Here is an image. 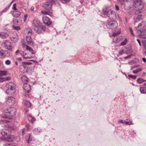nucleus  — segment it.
Wrapping results in <instances>:
<instances>
[{"instance_id":"1","label":"nucleus","mask_w":146,"mask_h":146,"mask_svg":"<svg viewBox=\"0 0 146 146\" xmlns=\"http://www.w3.org/2000/svg\"><path fill=\"white\" fill-rule=\"evenodd\" d=\"M146 24L145 22H143L139 24L137 27L136 28L137 35L143 39H146Z\"/></svg>"},{"instance_id":"2","label":"nucleus","mask_w":146,"mask_h":146,"mask_svg":"<svg viewBox=\"0 0 146 146\" xmlns=\"http://www.w3.org/2000/svg\"><path fill=\"white\" fill-rule=\"evenodd\" d=\"M3 111L6 114L2 117L3 118H9L10 116H12L15 115L16 113V109L14 108L4 107L3 109Z\"/></svg>"},{"instance_id":"3","label":"nucleus","mask_w":146,"mask_h":146,"mask_svg":"<svg viewBox=\"0 0 146 146\" xmlns=\"http://www.w3.org/2000/svg\"><path fill=\"white\" fill-rule=\"evenodd\" d=\"M102 13L105 15L107 16L111 20H114L116 18L115 13L111 9H108L107 8H103L102 10Z\"/></svg>"},{"instance_id":"4","label":"nucleus","mask_w":146,"mask_h":146,"mask_svg":"<svg viewBox=\"0 0 146 146\" xmlns=\"http://www.w3.org/2000/svg\"><path fill=\"white\" fill-rule=\"evenodd\" d=\"M32 27L35 31L38 34H40L41 33V30L38 27L44 31H45L46 30V28L44 27L42 24L40 23L38 21L35 20L33 21V23L32 24Z\"/></svg>"},{"instance_id":"5","label":"nucleus","mask_w":146,"mask_h":146,"mask_svg":"<svg viewBox=\"0 0 146 146\" xmlns=\"http://www.w3.org/2000/svg\"><path fill=\"white\" fill-rule=\"evenodd\" d=\"M6 86L7 88L6 91L7 94H11L15 92L16 86L14 83L11 82H10L6 84Z\"/></svg>"},{"instance_id":"6","label":"nucleus","mask_w":146,"mask_h":146,"mask_svg":"<svg viewBox=\"0 0 146 146\" xmlns=\"http://www.w3.org/2000/svg\"><path fill=\"white\" fill-rule=\"evenodd\" d=\"M54 4L55 2L53 0H46L45 2L43 3L42 6L45 9L50 11Z\"/></svg>"},{"instance_id":"7","label":"nucleus","mask_w":146,"mask_h":146,"mask_svg":"<svg viewBox=\"0 0 146 146\" xmlns=\"http://www.w3.org/2000/svg\"><path fill=\"white\" fill-rule=\"evenodd\" d=\"M117 26V22L114 21L108 22L106 25L107 28L111 29H113L116 28Z\"/></svg>"},{"instance_id":"8","label":"nucleus","mask_w":146,"mask_h":146,"mask_svg":"<svg viewBox=\"0 0 146 146\" xmlns=\"http://www.w3.org/2000/svg\"><path fill=\"white\" fill-rule=\"evenodd\" d=\"M3 47L11 51H12V45L11 42L8 40H5L3 43Z\"/></svg>"},{"instance_id":"9","label":"nucleus","mask_w":146,"mask_h":146,"mask_svg":"<svg viewBox=\"0 0 146 146\" xmlns=\"http://www.w3.org/2000/svg\"><path fill=\"white\" fill-rule=\"evenodd\" d=\"M134 6L138 9L139 11V13H141L140 11L144 7L143 4L141 1H137L134 3Z\"/></svg>"},{"instance_id":"10","label":"nucleus","mask_w":146,"mask_h":146,"mask_svg":"<svg viewBox=\"0 0 146 146\" xmlns=\"http://www.w3.org/2000/svg\"><path fill=\"white\" fill-rule=\"evenodd\" d=\"M7 102V103H9L10 105H13L16 102L15 98L11 96L8 97Z\"/></svg>"},{"instance_id":"11","label":"nucleus","mask_w":146,"mask_h":146,"mask_svg":"<svg viewBox=\"0 0 146 146\" xmlns=\"http://www.w3.org/2000/svg\"><path fill=\"white\" fill-rule=\"evenodd\" d=\"M10 54L7 50H0V58L2 57H8L9 56Z\"/></svg>"},{"instance_id":"12","label":"nucleus","mask_w":146,"mask_h":146,"mask_svg":"<svg viewBox=\"0 0 146 146\" xmlns=\"http://www.w3.org/2000/svg\"><path fill=\"white\" fill-rule=\"evenodd\" d=\"M10 132L11 131L9 129L5 128L2 130L1 133L3 136H7L10 135Z\"/></svg>"},{"instance_id":"13","label":"nucleus","mask_w":146,"mask_h":146,"mask_svg":"<svg viewBox=\"0 0 146 146\" xmlns=\"http://www.w3.org/2000/svg\"><path fill=\"white\" fill-rule=\"evenodd\" d=\"M42 20L44 23L46 25L49 26L52 23L50 19L46 16H44L42 17Z\"/></svg>"},{"instance_id":"14","label":"nucleus","mask_w":146,"mask_h":146,"mask_svg":"<svg viewBox=\"0 0 146 146\" xmlns=\"http://www.w3.org/2000/svg\"><path fill=\"white\" fill-rule=\"evenodd\" d=\"M23 89L25 91V92L27 93H29L31 90V88L29 84L27 83H25L23 84Z\"/></svg>"},{"instance_id":"15","label":"nucleus","mask_w":146,"mask_h":146,"mask_svg":"<svg viewBox=\"0 0 146 146\" xmlns=\"http://www.w3.org/2000/svg\"><path fill=\"white\" fill-rule=\"evenodd\" d=\"M7 138H3L2 140L4 141L12 142L14 140V138L11 135H8Z\"/></svg>"},{"instance_id":"16","label":"nucleus","mask_w":146,"mask_h":146,"mask_svg":"<svg viewBox=\"0 0 146 146\" xmlns=\"http://www.w3.org/2000/svg\"><path fill=\"white\" fill-rule=\"evenodd\" d=\"M26 39L28 44L30 45H33V42L32 40V38L30 36H26Z\"/></svg>"},{"instance_id":"17","label":"nucleus","mask_w":146,"mask_h":146,"mask_svg":"<svg viewBox=\"0 0 146 146\" xmlns=\"http://www.w3.org/2000/svg\"><path fill=\"white\" fill-rule=\"evenodd\" d=\"M21 13L20 11L16 10L13 12L12 15L13 17L17 18L20 15Z\"/></svg>"},{"instance_id":"18","label":"nucleus","mask_w":146,"mask_h":146,"mask_svg":"<svg viewBox=\"0 0 146 146\" xmlns=\"http://www.w3.org/2000/svg\"><path fill=\"white\" fill-rule=\"evenodd\" d=\"M139 90L141 93L143 94H146V86H143L139 88Z\"/></svg>"},{"instance_id":"19","label":"nucleus","mask_w":146,"mask_h":146,"mask_svg":"<svg viewBox=\"0 0 146 146\" xmlns=\"http://www.w3.org/2000/svg\"><path fill=\"white\" fill-rule=\"evenodd\" d=\"M8 36V35L6 33L0 32V37L5 39Z\"/></svg>"},{"instance_id":"20","label":"nucleus","mask_w":146,"mask_h":146,"mask_svg":"<svg viewBox=\"0 0 146 146\" xmlns=\"http://www.w3.org/2000/svg\"><path fill=\"white\" fill-rule=\"evenodd\" d=\"M21 55L23 56L24 58L26 59L31 58L32 56L29 57L27 56V54L25 52V51H23L21 53Z\"/></svg>"},{"instance_id":"21","label":"nucleus","mask_w":146,"mask_h":146,"mask_svg":"<svg viewBox=\"0 0 146 146\" xmlns=\"http://www.w3.org/2000/svg\"><path fill=\"white\" fill-rule=\"evenodd\" d=\"M41 131V130L39 128H35L33 130V133L35 135H38Z\"/></svg>"},{"instance_id":"22","label":"nucleus","mask_w":146,"mask_h":146,"mask_svg":"<svg viewBox=\"0 0 146 146\" xmlns=\"http://www.w3.org/2000/svg\"><path fill=\"white\" fill-rule=\"evenodd\" d=\"M9 77H1L0 78V82H3L6 80H8L10 79Z\"/></svg>"},{"instance_id":"23","label":"nucleus","mask_w":146,"mask_h":146,"mask_svg":"<svg viewBox=\"0 0 146 146\" xmlns=\"http://www.w3.org/2000/svg\"><path fill=\"white\" fill-rule=\"evenodd\" d=\"M21 79L24 83H27L28 82L27 78L25 76H22L21 78Z\"/></svg>"},{"instance_id":"24","label":"nucleus","mask_w":146,"mask_h":146,"mask_svg":"<svg viewBox=\"0 0 146 146\" xmlns=\"http://www.w3.org/2000/svg\"><path fill=\"white\" fill-rule=\"evenodd\" d=\"M24 104L25 106L28 108L31 107V103L27 101H24Z\"/></svg>"},{"instance_id":"25","label":"nucleus","mask_w":146,"mask_h":146,"mask_svg":"<svg viewBox=\"0 0 146 146\" xmlns=\"http://www.w3.org/2000/svg\"><path fill=\"white\" fill-rule=\"evenodd\" d=\"M7 73L8 72L6 70L0 71V76H6Z\"/></svg>"},{"instance_id":"26","label":"nucleus","mask_w":146,"mask_h":146,"mask_svg":"<svg viewBox=\"0 0 146 146\" xmlns=\"http://www.w3.org/2000/svg\"><path fill=\"white\" fill-rule=\"evenodd\" d=\"M146 80H144L142 78H139L137 79V82L139 84H141L144 82H146Z\"/></svg>"},{"instance_id":"27","label":"nucleus","mask_w":146,"mask_h":146,"mask_svg":"<svg viewBox=\"0 0 146 146\" xmlns=\"http://www.w3.org/2000/svg\"><path fill=\"white\" fill-rule=\"evenodd\" d=\"M123 37L122 36H119L116 38L115 43H117L120 42L122 39Z\"/></svg>"},{"instance_id":"28","label":"nucleus","mask_w":146,"mask_h":146,"mask_svg":"<svg viewBox=\"0 0 146 146\" xmlns=\"http://www.w3.org/2000/svg\"><path fill=\"white\" fill-rule=\"evenodd\" d=\"M11 37H15V41H16L18 39V36L16 33H14L13 34L12 36Z\"/></svg>"},{"instance_id":"29","label":"nucleus","mask_w":146,"mask_h":146,"mask_svg":"<svg viewBox=\"0 0 146 146\" xmlns=\"http://www.w3.org/2000/svg\"><path fill=\"white\" fill-rule=\"evenodd\" d=\"M28 120L31 122H33L35 120L34 118L29 115L28 116Z\"/></svg>"},{"instance_id":"30","label":"nucleus","mask_w":146,"mask_h":146,"mask_svg":"<svg viewBox=\"0 0 146 146\" xmlns=\"http://www.w3.org/2000/svg\"><path fill=\"white\" fill-rule=\"evenodd\" d=\"M26 32L29 35H30L32 34V30L29 28H28L26 30Z\"/></svg>"},{"instance_id":"31","label":"nucleus","mask_w":146,"mask_h":146,"mask_svg":"<svg viewBox=\"0 0 146 146\" xmlns=\"http://www.w3.org/2000/svg\"><path fill=\"white\" fill-rule=\"evenodd\" d=\"M142 17V15H138L137 17H136V19L137 21H136V22H137L138 21L141 20L142 19L141 17Z\"/></svg>"},{"instance_id":"32","label":"nucleus","mask_w":146,"mask_h":146,"mask_svg":"<svg viewBox=\"0 0 146 146\" xmlns=\"http://www.w3.org/2000/svg\"><path fill=\"white\" fill-rule=\"evenodd\" d=\"M60 1L64 4H66L70 2V0H59Z\"/></svg>"},{"instance_id":"33","label":"nucleus","mask_w":146,"mask_h":146,"mask_svg":"<svg viewBox=\"0 0 146 146\" xmlns=\"http://www.w3.org/2000/svg\"><path fill=\"white\" fill-rule=\"evenodd\" d=\"M127 42V39L125 38L123 41L121 43V45L123 46L126 44Z\"/></svg>"},{"instance_id":"34","label":"nucleus","mask_w":146,"mask_h":146,"mask_svg":"<svg viewBox=\"0 0 146 146\" xmlns=\"http://www.w3.org/2000/svg\"><path fill=\"white\" fill-rule=\"evenodd\" d=\"M9 122V121L7 120H6L1 119V120H0V124L7 123Z\"/></svg>"},{"instance_id":"35","label":"nucleus","mask_w":146,"mask_h":146,"mask_svg":"<svg viewBox=\"0 0 146 146\" xmlns=\"http://www.w3.org/2000/svg\"><path fill=\"white\" fill-rule=\"evenodd\" d=\"M25 128H23L20 131V134L22 135H24L25 134Z\"/></svg>"},{"instance_id":"36","label":"nucleus","mask_w":146,"mask_h":146,"mask_svg":"<svg viewBox=\"0 0 146 146\" xmlns=\"http://www.w3.org/2000/svg\"><path fill=\"white\" fill-rule=\"evenodd\" d=\"M124 123L125 124L127 125H129L130 124H133L132 123V121L131 120H129V121H124Z\"/></svg>"},{"instance_id":"37","label":"nucleus","mask_w":146,"mask_h":146,"mask_svg":"<svg viewBox=\"0 0 146 146\" xmlns=\"http://www.w3.org/2000/svg\"><path fill=\"white\" fill-rule=\"evenodd\" d=\"M41 12L43 14H44V15H49V12H48L47 11H41Z\"/></svg>"},{"instance_id":"38","label":"nucleus","mask_w":146,"mask_h":146,"mask_svg":"<svg viewBox=\"0 0 146 146\" xmlns=\"http://www.w3.org/2000/svg\"><path fill=\"white\" fill-rule=\"evenodd\" d=\"M12 27L15 30L17 31H18L20 29V28L19 26H13Z\"/></svg>"},{"instance_id":"39","label":"nucleus","mask_w":146,"mask_h":146,"mask_svg":"<svg viewBox=\"0 0 146 146\" xmlns=\"http://www.w3.org/2000/svg\"><path fill=\"white\" fill-rule=\"evenodd\" d=\"M5 63L6 65H9L11 64V62L9 60H7L5 61Z\"/></svg>"},{"instance_id":"40","label":"nucleus","mask_w":146,"mask_h":146,"mask_svg":"<svg viewBox=\"0 0 146 146\" xmlns=\"http://www.w3.org/2000/svg\"><path fill=\"white\" fill-rule=\"evenodd\" d=\"M120 33V32H114L113 33V36H116L117 35L119 34Z\"/></svg>"},{"instance_id":"41","label":"nucleus","mask_w":146,"mask_h":146,"mask_svg":"<svg viewBox=\"0 0 146 146\" xmlns=\"http://www.w3.org/2000/svg\"><path fill=\"white\" fill-rule=\"evenodd\" d=\"M22 63L24 64L25 65H30L32 64V63L31 62H23Z\"/></svg>"},{"instance_id":"42","label":"nucleus","mask_w":146,"mask_h":146,"mask_svg":"<svg viewBox=\"0 0 146 146\" xmlns=\"http://www.w3.org/2000/svg\"><path fill=\"white\" fill-rule=\"evenodd\" d=\"M128 77L129 78H132L133 79H135L137 78V76H133L131 75H129Z\"/></svg>"},{"instance_id":"43","label":"nucleus","mask_w":146,"mask_h":146,"mask_svg":"<svg viewBox=\"0 0 146 146\" xmlns=\"http://www.w3.org/2000/svg\"><path fill=\"white\" fill-rule=\"evenodd\" d=\"M130 30V31L131 32V34L133 36H134L135 35L134 34L133 32V30L131 28H130L129 29Z\"/></svg>"},{"instance_id":"44","label":"nucleus","mask_w":146,"mask_h":146,"mask_svg":"<svg viewBox=\"0 0 146 146\" xmlns=\"http://www.w3.org/2000/svg\"><path fill=\"white\" fill-rule=\"evenodd\" d=\"M142 42L143 44V46H144V48H146V40H143Z\"/></svg>"},{"instance_id":"45","label":"nucleus","mask_w":146,"mask_h":146,"mask_svg":"<svg viewBox=\"0 0 146 146\" xmlns=\"http://www.w3.org/2000/svg\"><path fill=\"white\" fill-rule=\"evenodd\" d=\"M131 135H132L133 137H135L136 135L134 131H132L131 133Z\"/></svg>"},{"instance_id":"46","label":"nucleus","mask_w":146,"mask_h":146,"mask_svg":"<svg viewBox=\"0 0 146 146\" xmlns=\"http://www.w3.org/2000/svg\"><path fill=\"white\" fill-rule=\"evenodd\" d=\"M16 4L14 3L13 4V9L15 10H17V9L16 8Z\"/></svg>"},{"instance_id":"47","label":"nucleus","mask_w":146,"mask_h":146,"mask_svg":"<svg viewBox=\"0 0 146 146\" xmlns=\"http://www.w3.org/2000/svg\"><path fill=\"white\" fill-rule=\"evenodd\" d=\"M11 38L12 41L14 43L16 42L18 40H17L16 41H15V37H11Z\"/></svg>"},{"instance_id":"48","label":"nucleus","mask_w":146,"mask_h":146,"mask_svg":"<svg viewBox=\"0 0 146 146\" xmlns=\"http://www.w3.org/2000/svg\"><path fill=\"white\" fill-rule=\"evenodd\" d=\"M25 126H26V127L27 128L28 130L30 127V125H29V124H28V123H26L25 124Z\"/></svg>"},{"instance_id":"49","label":"nucleus","mask_w":146,"mask_h":146,"mask_svg":"<svg viewBox=\"0 0 146 146\" xmlns=\"http://www.w3.org/2000/svg\"><path fill=\"white\" fill-rule=\"evenodd\" d=\"M26 50H28L29 51H30L32 49L30 47L28 46L27 45H26Z\"/></svg>"},{"instance_id":"50","label":"nucleus","mask_w":146,"mask_h":146,"mask_svg":"<svg viewBox=\"0 0 146 146\" xmlns=\"http://www.w3.org/2000/svg\"><path fill=\"white\" fill-rule=\"evenodd\" d=\"M138 66H139V65H135V66H132V67H131V70H132L133 68H137V67H138Z\"/></svg>"},{"instance_id":"51","label":"nucleus","mask_w":146,"mask_h":146,"mask_svg":"<svg viewBox=\"0 0 146 146\" xmlns=\"http://www.w3.org/2000/svg\"><path fill=\"white\" fill-rule=\"evenodd\" d=\"M24 21L25 22L26 20V19H27L28 17V15L27 14H26L24 15Z\"/></svg>"},{"instance_id":"52","label":"nucleus","mask_w":146,"mask_h":146,"mask_svg":"<svg viewBox=\"0 0 146 146\" xmlns=\"http://www.w3.org/2000/svg\"><path fill=\"white\" fill-rule=\"evenodd\" d=\"M118 122L119 123H122L123 124H124L125 123H124V121H123V120L120 119L118 121Z\"/></svg>"},{"instance_id":"53","label":"nucleus","mask_w":146,"mask_h":146,"mask_svg":"<svg viewBox=\"0 0 146 146\" xmlns=\"http://www.w3.org/2000/svg\"><path fill=\"white\" fill-rule=\"evenodd\" d=\"M30 52H31L32 54H34L35 53V52L32 49L29 51Z\"/></svg>"},{"instance_id":"54","label":"nucleus","mask_w":146,"mask_h":146,"mask_svg":"<svg viewBox=\"0 0 146 146\" xmlns=\"http://www.w3.org/2000/svg\"><path fill=\"white\" fill-rule=\"evenodd\" d=\"M121 4H123L125 1V0H118Z\"/></svg>"},{"instance_id":"55","label":"nucleus","mask_w":146,"mask_h":146,"mask_svg":"<svg viewBox=\"0 0 146 146\" xmlns=\"http://www.w3.org/2000/svg\"><path fill=\"white\" fill-rule=\"evenodd\" d=\"M115 7L116 9L118 11L119 10V6L118 5H116L115 6Z\"/></svg>"},{"instance_id":"56","label":"nucleus","mask_w":146,"mask_h":146,"mask_svg":"<svg viewBox=\"0 0 146 146\" xmlns=\"http://www.w3.org/2000/svg\"><path fill=\"white\" fill-rule=\"evenodd\" d=\"M137 41L138 42L139 44V45L140 46H141V44L140 41L139 39H137Z\"/></svg>"},{"instance_id":"57","label":"nucleus","mask_w":146,"mask_h":146,"mask_svg":"<svg viewBox=\"0 0 146 146\" xmlns=\"http://www.w3.org/2000/svg\"><path fill=\"white\" fill-rule=\"evenodd\" d=\"M30 61H33L34 62L37 63V62L36 60H30Z\"/></svg>"},{"instance_id":"58","label":"nucleus","mask_w":146,"mask_h":146,"mask_svg":"<svg viewBox=\"0 0 146 146\" xmlns=\"http://www.w3.org/2000/svg\"><path fill=\"white\" fill-rule=\"evenodd\" d=\"M138 72H140L142 70V69L141 68H139L137 70Z\"/></svg>"},{"instance_id":"59","label":"nucleus","mask_w":146,"mask_h":146,"mask_svg":"<svg viewBox=\"0 0 146 146\" xmlns=\"http://www.w3.org/2000/svg\"><path fill=\"white\" fill-rule=\"evenodd\" d=\"M6 11V10H2V11H1V15L3 13H5Z\"/></svg>"},{"instance_id":"60","label":"nucleus","mask_w":146,"mask_h":146,"mask_svg":"<svg viewBox=\"0 0 146 146\" xmlns=\"http://www.w3.org/2000/svg\"><path fill=\"white\" fill-rule=\"evenodd\" d=\"M17 59L19 61H21L22 60V59L21 58L19 57L17 58Z\"/></svg>"},{"instance_id":"61","label":"nucleus","mask_w":146,"mask_h":146,"mask_svg":"<svg viewBox=\"0 0 146 146\" xmlns=\"http://www.w3.org/2000/svg\"><path fill=\"white\" fill-rule=\"evenodd\" d=\"M133 72L134 74H137L138 73V71H137V70H134L133 71Z\"/></svg>"},{"instance_id":"62","label":"nucleus","mask_w":146,"mask_h":146,"mask_svg":"<svg viewBox=\"0 0 146 146\" xmlns=\"http://www.w3.org/2000/svg\"><path fill=\"white\" fill-rule=\"evenodd\" d=\"M131 56L130 55L128 56H125L124 57V59H127L128 58H129Z\"/></svg>"},{"instance_id":"63","label":"nucleus","mask_w":146,"mask_h":146,"mask_svg":"<svg viewBox=\"0 0 146 146\" xmlns=\"http://www.w3.org/2000/svg\"><path fill=\"white\" fill-rule=\"evenodd\" d=\"M19 51H19V50H17L16 51V52H15V54H18V53L19 52Z\"/></svg>"},{"instance_id":"64","label":"nucleus","mask_w":146,"mask_h":146,"mask_svg":"<svg viewBox=\"0 0 146 146\" xmlns=\"http://www.w3.org/2000/svg\"><path fill=\"white\" fill-rule=\"evenodd\" d=\"M123 50H122L121 51H120L119 52V53L120 54H123Z\"/></svg>"}]
</instances>
